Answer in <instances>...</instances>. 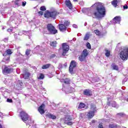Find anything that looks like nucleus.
Here are the masks:
<instances>
[{
	"mask_svg": "<svg viewBox=\"0 0 128 128\" xmlns=\"http://www.w3.org/2000/svg\"><path fill=\"white\" fill-rule=\"evenodd\" d=\"M92 6L96 8V12H94L95 18L98 20H102V18L106 16V10L102 3H95L94 4L92 5Z\"/></svg>",
	"mask_w": 128,
	"mask_h": 128,
	"instance_id": "1",
	"label": "nucleus"
},
{
	"mask_svg": "<svg viewBox=\"0 0 128 128\" xmlns=\"http://www.w3.org/2000/svg\"><path fill=\"white\" fill-rule=\"evenodd\" d=\"M120 56L122 60H126L128 57V48H124L122 49L120 52Z\"/></svg>",
	"mask_w": 128,
	"mask_h": 128,
	"instance_id": "2",
	"label": "nucleus"
},
{
	"mask_svg": "<svg viewBox=\"0 0 128 128\" xmlns=\"http://www.w3.org/2000/svg\"><path fill=\"white\" fill-rule=\"evenodd\" d=\"M56 16H58V12H56V10H53L50 12L47 10L44 14V16L45 18H54V20H55Z\"/></svg>",
	"mask_w": 128,
	"mask_h": 128,
	"instance_id": "3",
	"label": "nucleus"
},
{
	"mask_svg": "<svg viewBox=\"0 0 128 128\" xmlns=\"http://www.w3.org/2000/svg\"><path fill=\"white\" fill-rule=\"evenodd\" d=\"M47 30L50 34H57L58 32V30L56 29L54 26L50 24H48Z\"/></svg>",
	"mask_w": 128,
	"mask_h": 128,
	"instance_id": "4",
	"label": "nucleus"
},
{
	"mask_svg": "<svg viewBox=\"0 0 128 128\" xmlns=\"http://www.w3.org/2000/svg\"><path fill=\"white\" fill-rule=\"evenodd\" d=\"M63 52L62 53V56H66L68 50H70V46L66 44V43H64L62 44Z\"/></svg>",
	"mask_w": 128,
	"mask_h": 128,
	"instance_id": "5",
	"label": "nucleus"
},
{
	"mask_svg": "<svg viewBox=\"0 0 128 128\" xmlns=\"http://www.w3.org/2000/svg\"><path fill=\"white\" fill-rule=\"evenodd\" d=\"M20 116L23 122H26L28 120V115L24 111L20 112Z\"/></svg>",
	"mask_w": 128,
	"mask_h": 128,
	"instance_id": "6",
	"label": "nucleus"
},
{
	"mask_svg": "<svg viewBox=\"0 0 128 128\" xmlns=\"http://www.w3.org/2000/svg\"><path fill=\"white\" fill-rule=\"evenodd\" d=\"M76 62L74 60H72L70 64V66L69 67V72L70 74H72V72H74V68L76 66Z\"/></svg>",
	"mask_w": 128,
	"mask_h": 128,
	"instance_id": "7",
	"label": "nucleus"
},
{
	"mask_svg": "<svg viewBox=\"0 0 128 128\" xmlns=\"http://www.w3.org/2000/svg\"><path fill=\"white\" fill-rule=\"evenodd\" d=\"M64 120V124H68V126H72V122L70 121L72 120V117H70V116H66Z\"/></svg>",
	"mask_w": 128,
	"mask_h": 128,
	"instance_id": "8",
	"label": "nucleus"
},
{
	"mask_svg": "<svg viewBox=\"0 0 128 128\" xmlns=\"http://www.w3.org/2000/svg\"><path fill=\"white\" fill-rule=\"evenodd\" d=\"M2 72L3 74H10V72H14V70L10 66H5Z\"/></svg>",
	"mask_w": 128,
	"mask_h": 128,
	"instance_id": "9",
	"label": "nucleus"
},
{
	"mask_svg": "<svg viewBox=\"0 0 128 128\" xmlns=\"http://www.w3.org/2000/svg\"><path fill=\"white\" fill-rule=\"evenodd\" d=\"M46 108V105L44 104H42L38 108V111L39 112L40 114H44L45 112L44 108Z\"/></svg>",
	"mask_w": 128,
	"mask_h": 128,
	"instance_id": "10",
	"label": "nucleus"
},
{
	"mask_svg": "<svg viewBox=\"0 0 128 128\" xmlns=\"http://www.w3.org/2000/svg\"><path fill=\"white\" fill-rule=\"evenodd\" d=\"M114 24H120V16H116L113 20Z\"/></svg>",
	"mask_w": 128,
	"mask_h": 128,
	"instance_id": "11",
	"label": "nucleus"
},
{
	"mask_svg": "<svg viewBox=\"0 0 128 128\" xmlns=\"http://www.w3.org/2000/svg\"><path fill=\"white\" fill-rule=\"evenodd\" d=\"M83 94L84 96H92V91L90 89H86L84 90Z\"/></svg>",
	"mask_w": 128,
	"mask_h": 128,
	"instance_id": "12",
	"label": "nucleus"
},
{
	"mask_svg": "<svg viewBox=\"0 0 128 128\" xmlns=\"http://www.w3.org/2000/svg\"><path fill=\"white\" fill-rule=\"evenodd\" d=\"M58 26L59 30L60 32H64V30H66V26L64 24H60Z\"/></svg>",
	"mask_w": 128,
	"mask_h": 128,
	"instance_id": "13",
	"label": "nucleus"
},
{
	"mask_svg": "<svg viewBox=\"0 0 128 128\" xmlns=\"http://www.w3.org/2000/svg\"><path fill=\"white\" fill-rule=\"evenodd\" d=\"M65 2L67 8H70V10L72 8V2L70 0H66Z\"/></svg>",
	"mask_w": 128,
	"mask_h": 128,
	"instance_id": "14",
	"label": "nucleus"
},
{
	"mask_svg": "<svg viewBox=\"0 0 128 128\" xmlns=\"http://www.w3.org/2000/svg\"><path fill=\"white\" fill-rule=\"evenodd\" d=\"M12 54V50L10 49L7 50L4 54H3L4 56H10Z\"/></svg>",
	"mask_w": 128,
	"mask_h": 128,
	"instance_id": "15",
	"label": "nucleus"
},
{
	"mask_svg": "<svg viewBox=\"0 0 128 128\" xmlns=\"http://www.w3.org/2000/svg\"><path fill=\"white\" fill-rule=\"evenodd\" d=\"M111 68H112V70H117V71L120 70L118 66L116 64H112L111 65Z\"/></svg>",
	"mask_w": 128,
	"mask_h": 128,
	"instance_id": "16",
	"label": "nucleus"
},
{
	"mask_svg": "<svg viewBox=\"0 0 128 128\" xmlns=\"http://www.w3.org/2000/svg\"><path fill=\"white\" fill-rule=\"evenodd\" d=\"M90 108V112H96V106L94 104H91Z\"/></svg>",
	"mask_w": 128,
	"mask_h": 128,
	"instance_id": "17",
	"label": "nucleus"
},
{
	"mask_svg": "<svg viewBox=\"0 0 128 128\" xmlns=\"http://www.w3.org/2000/svg\"><path fill=\"white\" fill-rule=\"evenodd\" d=\"M65 92L66 94H71V92H74V88L70 87L68 88H66Z\"/></svg>",
	"mask_w": 128,
	"mask_h": 128,
	"instance_id": "18",
	"label": "nucleus"
},
{
	"mask_svg": "<svg viewBox=\"0 0 128 128\" xmlns=\"http://www.w3.org/2000/svg\"><path fill=\"white\" fill-rule=\"evenodd\" d=\"M94 112H92V111H90L87 114L88 118H93L94 116Z\"/></svg>",
	"mask_w": 128,
	"mask_h": 128,
	"instance_id": "19",
	"label": "nucleus"
},
{
	"mask_svg": "<svg viewBox=\"0 0 128 128\" xmlns=\"http://www.w3.org/2000/svg\"><path fill=\"white\" fill-rule=\"evenodd\" d=\"M88 51L86 49H84L82 54L86 58L88 56Z\"/></svg>",
	"mask_w": 128,
	"mask_h": 128,
	"instance_id": "20",
	"label": "nucleus"
},
{
	"mask_svg": "<svg viewBox=\"0 0 128 128\" xmlns=\"http://www.w3.org/2000/svg\"><path fill=\"white\" fill-rule=\"evenodd\" d=\"M46 116L49 118H52V120H56V116L52 114H48Z\"/></svg>",
	"mask_w": 128,
	"mask_h": 128,
	"instance_id": "21",
	"label": "nucleus"
},
{
	"mask_svg": "<svg viewBox=\"0 0 128 128\" xmlns=\"http://www.w3.org/2000/svg\"><path fill=\"white\" fill-rule=\"evenodd\" d=\"M86 56L82 54L81 56L78 57V60L80 62H84V60H86Z\"/></svg>",
	"mask_w": 128,
	"mask_h": 128,
	"instance_id": "22",
	"label": "nucleus"
},
{
	"mask_svg": "<svg viewBox=\"0 0 128 128\" xmlns=\"http://www.w3.org/2000/svg\"><path fill=\"white\" fill-rule=\"evenodd\" d=\"M22 82L20 81H18V84H16V87L18 90H20V88L22 87Z\"/></svg>",
	"mask_w": 128,
	"mask_h": 128,
	"instance_id": "23",
	"label": "nucleus"
},
{
	"mask_svg": "<svg viewBox=\"0 0 128 128\" xmlns=\"http://www.w3.org/2000/svg\"><path fill=\"white\" fill-rule=\"evenodd\" d=\"M30 72H26L24 75V78L25 80H28V78H30Z\"/></svg>",
	"mask_w": 128,
	"mask_h": 128,
	"instance_id": "24",
	"label": "nucleus"
},
{
	"mask_svg": "<svg viewBox=\"0 0 128 128\" xmlns=\"http://www.w3.org/2000/svg\"><path fill=\"white\" fill-rule=\"evenodd\" d=\"M86 108V104L84 103H80L78 106V108Z\"/></svg>",
	"mask_w": 128,
	"mask_h": 128,
	"instance_id": "25",
	"label": "nucleus"
},
{
	"mask_svg": "<svg viewBox=\"0 0 128 128\" xmlns=\"http://www.w3.org/2000/svg\"><path fill=\"white\" fill-rule=\"evenodd\" d=\"M50 66H51L50 64H46L42 66V68L43 70H46V68H50Z\"/></svg>",
	"mask_w": 128,
	"mask_h": 128,
	"instance_id": "26",
	"label": "nucleus"
},
{
	"mask_svg": "<svg viewBox=\"0 0 128 128\" xmlns=\"http://www.w3.org/2000/svg\"><path fill=\"white\" fill-rule=\"evenodd\" d=\"M109 128H118V126L116 124H111L109 125Z\"/></svg>",
	"mask_w": 128,
	"mask_h": 128,
	"instance_id": "27",
	"label": "nucleus"
},
{
	"mask_svg": "<svg viewBox=\"0 0 128 128\" xmlns=\"http://www.w3.org/2000/svg\"><path fill=\"white\" fill-rule=\"evenodd\" d=\"M61 82H64V84H70V79L68 78H66L65 80H63Z\"/></svg>",
	"mask_w": 128,
	"mask_h": 128,
	"instance_id": "28",
	"label": "nucleus"
},
{
	"mask_svg": "<svg viewBox=\"0 0 128 128\" xmlns=\"http://www.w3.org/2000/svg\"><path fill=\"white\" fill-rule=\"evenodd\" d=\"M56 41H53L50 42V44L52 46H56Z\"/></svg>",
	"mask_w": 128,
	"mask_h": 128,
	"instance_id": "29",
	"label": "nucleus"
},
{
	"mask_svg": "<svg viewBox=\"0 0 128 128\" xmlns=\"http://www.w3.org/2000/svg\"><path fill=\"white\" fill-rule=\"evenodd\" d=\"M89 38H90V34H88V33H87L84 36V40H88Z\"/></svg>",
	"mask_w": 128,
	"mask_h": 128,
	"instance_id": "30",
	"label": "nucleus"
},
{
	"mask_svg": "<svg viewBox=\"0 0 128 128\" xmlns=\"http://www.w3.org/2000/svg\"><path fill=\"white\" fill-rule=\"evenodd\" d=\"M106 56L108 57L110 56V51L108 50H106Z\"/></svg>",
	"mask_w": 128,
	"mask_h": 128,
	"instance_id": "31",
	"label": "nucleus"
},
{
	"mask_svg": "<svg viewBox=\"0 0 128 128\" xmlns=\"http://www.w3.org/2000/svg\"><path fill=\"white\" fill-rule=\"evenodd\" d=\"M94 32L96 34V36H100V32L98 30H94Z\"/></svg>",
	"mask_w": 128,
	"mask_h": 128,
	"instance_id": "32",
	"label": "nucleus"
},
{
	"mask_svg": "<svg viewBox=\"0 0 128 128\" xmlns=\"http://www.w3.org/2000/svg\"><path fill=\"white\" fill-rule=\"evenodd\" d=\"M112 4V6H114L115 8H116V6L118 4L116 1L113 0Z\"/></svg>",
	"mask_w": 128,
	"mask_h": 128,
	"instance_id": "33",
	"label": "nucleus"
},
{
	"mask_svg": "<svg viewBox=\"0 0 128 128\" xmlns=\"http://www.w3.org/2000/svg\"><path fill=\"white\" fill-rule=\"evenodd\" d=\"M70 22H68V20H65L64 22V26H70Z\"/></svg>",
	"mask_w": 128,
	"mask_h": 128,
	"instance_id": "34",
	"label": "nucleus"
},
{
	"mask_svg": "<svg viewBox=\"0 0 128 128\" xmlns=\"http://www.w3.org/2000/svg\"><path fill=\"white\" fill-rule=\"evenodd\" d=\"M46 6H42L40 8V10L43 11V12H44V10H46Z\"/></svg>",
	"mask_w": 128,
	"mask_h": 128,
	"instance_id": "35",
	"label": "nucleus"
},
{
	"mask_svg": "<svg viewBox=\"0 0 128 128\" xmlns=\"http://www.w3.org/2000/svg\"><path fill=\"white\" fill-rule=\"evenodd\" d=\"M44 78V76L43 74H40V76L38 78V80H43Z\"/></svg>",
	"mask_w": 128,
	"mask_h": 128,
	"instance_id": "36",
	"label": "nucleus"
},
{
	"mask_svg": "<svg viewBox=\"0 0 128 128\" xmlns=\"http://www.w3.org/2000/svg\"><path fill=\"white\" fill-rule=\"evenodd\" d=\"M86 47L89 50H90V48H92V46H90V44L88 42L87 44H86Z\"/></svg>",
	"mask_w": 128,
	"mask_h": 128,
	"instance_id": "37",
	"label": "nucleus"
},
{
	"mask_svg": "<svg viewBox=\"0 0 128 128\" xmlns=\"http://www.w3.org/2000/svg\"><path fill=\"white\" fill-rule=\"evenodd\" d=\"M30 50H27L26 52V56H28L30 54Z\"/></svg>",
	"mask_w": 128,
	"mask_h": 128,
	"instance_id": "38",
	"label": "nucleus"
},
{
	"mask_svg": "<svg viewBox=\"0 0 128 128\" xmlns=\"http://www.w3.org/2000/svg\"><path fill=\"white\" fill-rule=\"evenodd\" d=\"M112 106L113 108H116V102H113Z\"/></svg>",
	"mask_w": 128,
	"mask_h": 128,
	"instance_id": "39",
	"label": "nucleus"
},
{
	"mask_svg": "<svg viewBox=\"0 0 128 128\" xmlns=\"http://www.w3.org/2000/svg\"><path fill=\"white\" fill-rule=\"evenodd\" d=\"M38 14L40 16H42V14H44V12L42 11H40L38 12Z\"/></svg>",
	"mask_w": 128,
	"mask_h": 128,
	"instance_id": "40",
	"label": "nucleus"
},
{
	"mask_svg": "<svg viewBox=\"0 0 128 128\" xmlns=\"http://www.w3.org/2000/svg\"><path fill=\"white\" fill-rule=\"evenodd\" d=\"M7 102H12V100L10 99V98H8L7 99Z\"/></svg>",
	"mask_w": 128,
	"mask_h": 128,
	"instance_id": "41",
	"label": "nucleus"
},
{
	"mask_svg": "<svg viewBox=\"0 0 128 128\" xmlns=\"http://www.w3.org/2000/svg\"><path fill=\"white\" fill-rule=\"evenodd\" d=\"M26 2H22V6H26Z\"/></svg>",
	"mask_w": 128,
	"mask_h": 128,
	"instance_id": "42",
	"label": "nucleus"
},
{
	"mask_svg": "<svg viewBox=\"0 0 128 128\" xmlns=\"http://www.w3.org/2000/svg\"><path fill=\"white\" fill-rule=\"evenodd\" d=\"M4 42H8V38H5L4 40Z\"/></svg>",
	"mask_w": 128,
	"mask_h": 128,
	"instance_id": "43",
	"label": "nucleus"
},
{
	"mask_svg": "<svg viewBox=\"0 0 128 128\" xmlns=\"http://www.w3.org/2000/svg\"><path fill=\"white\" fill-rule=\"evenodd\" d=\"M124 10H128V5H125L123 6Z\"/></svg>",
	"mask_w": 128,
	"mask_h": 128,
	"instance_id": "44",
	"label": "nucleus"
},
{
	"mask_svg": "<svg viewBox=\"0 0 128 128\" xmlns=\"http://www.w3.org/2000/svg\"><path fill=\"white\" fill-rule=\"evenodd\" d=\"M99 128H104V126H102V124H100L98 126Z\"/></svg>",
	"mask_w": 128,
	"mask_h": 128,
	"instance_id": "45",
	"label": "nucleus"
},
{
	"mask_svg": "<svg viewBox=\"0 0 128 128\" xmlns=\"http://www.w3.org/2000/svg\"><path fill=\"white\" fill-rule=\"evenodd\" d=\"M7 31L8 32H12V30L8 29Z\"/></svg>",
	"mask_w": 128,
	"mask_h": 128,
	"instance_id": "46",
	"label": "nucleus"
},
{
	"mask_svg": "<svg viewBox=\"0 0 128 128\" xmlns=\"http://www.w3.org/2000/svg\"><path fill=\"white\" fill-rule=\"evenodd\" d=\"M73 28H78V26L76 24H73Z\"/></svg>",
	"mask_w": 128,
	"mask_h": 128,
	"instance_id": "47",
	"label": "nucleus"
},
{
	"mask_svg": "<svg viewBox=\"0 0 128 128\" xmlns=\"http://www.w3.org/2000/svg\"><path fill=\"white\" fill-rule=\"evenodd\" d=\"M118 4L119 3V4H120V2H122V0H117L116 1Z\"/></svg>",
	"mask_w": 128,
	"mask_h": 128,
	"instance_id": "48",
	"label": "nucleus"
},
{
	"mask_svg": "<svg viewBox=\"0 0 128 128\" xmlns=\"http://www.w3.org/2000/svg\"><path fill=\"white\" fill-rule=\"evenodd\" d=\"M16 4L18 6H20V3H18V2H16Z\"/></svg>",
	"mask_w": 128,
	"mask_h": 128,
	"instance_id": "49",
	"label": "nucleus"
},
{
	"mask_svg": "<svg viewBox=\"0 0 128 128\" xmlns=\"http://www.w3.org/2000/svg\"><path fill=\"white\" fill-rule=\"evenodd\" d=\"M64 68H66V66H68V64L67 63H65L64 64Z\"/></svg>",
	"mask_w": 128,
	"mask_h": 128,
	"instance_id": "50",
	"label": "nucleus"
},
{
	"mask_svg": "<svg viewBox=\"0 0 128 128\" xmlns=\"http://www.w3.org/2000/svg\"><path fill=\"white\" fill-rule=\"evenodd\" d=\"M122 113H120V114H118V116H122Z\"/></svg>",
	"mask_w": 128,
	"mask_h": 128,
	"instance_id": "51",
	"label": "nucleus"
},
{
	"mask_svg": "<svg viewBox=\"0 0 128 128\" xmlns=\"http://www.w3.org/2000/svg\"><path fill=\"white\" fill-rule=\"evenodd\" d=\"M56 57V54H54L51 56V58H54Z\"/></svg>",
	"mask_w": 128,
	"mask_h": 128,
	"instance_id": "52",
	"label": "nucleus"
},
{
	"mask_svg": "<svg viewBox=\"0 0 128 128\" xmlns=\"http://www.w3.org/2000/svg\"><path fill=\"white\" fill-rule=\"evenodd\" d=\"M96 122V120H92V124H94Z\"/></svg>",
	"mask_w": 128,
	"mask_h": 128,
	"instance_id": "53",
	"label": "nucleus"
},
{
	"mask_svg": "<svg viewBox=\"0 0 128 128\" xmlns=\"http://www.w3.org/2000/svg\"><path fill=\"white\" fill-rule=\"evenodd\" d=\"M107 106H110V102L107 103Z\"/></svg>",
	"mask_w": 128,
	"mask_h": 128,
	"instance_id": "54",
	"label": "nucleus"
},
{
	"mask_svg": "<svg viewBox=\"0 0 128 128\" xmlns=\"http://www.w3.org/2000/svg\"><path fill=\"white\" fill-rule=\"evenodd\" d=\"M0 128H2V126L0 124Z\"/></svg>",
	"mask_w": 128,
	"mask_h": 128,
	"instance_id": "55",
	"label": "nucleus"
},
{
	"mask_svg": "<svg viewBox=\"0 0 128 128\" xmlns=\"http://www.w3.org/2000/svg\"><path fill=\"white\" fill-rule=\"evenodd\" d=\"M74 2H78V0H73Z\"/></svg>",
	"mask_w": 128,
	"mask_h": 128,
	"instance_id": "56",
	"label": "nucleus"
},
{
	"mask_svg": "<svg viewBox=\"0 0 128 128\" xmlns=\"http://www.w3.org/2000/svg\"><path fill=\"white\" fill-rule=\"evenodd\" d=\"M86 26V23L84 24V26Z\"/></svg>",
	"mask_w": 128,
	"mask_h": 128,
	"instance_id": "57",
	"label": "nucleus"
},
{
	"mask_svg": "<svg viewBox=\"0 0 128 128\" xmlns=\"http://www.w3.org/2000/svg\"><path fill=\"white\" fill-rule=\"evenodd\" d=\"M2 30H4V27H3V28H2Z\"/></svg>",
	"mask_w": 128,
	"mask_h": 128,
	"instance_id": "58",
	"label": "nucleus"
},
{
	"mask_svg": "<svg viewBox=\"0 0 128 128\" xmlns=\"http://www.w3.org/2000/svg\"><path fill=\"white\" fill-rule=\"evenodd\" d=\"M0 116H2V113H0Z\"/></svg>",
	"mask_w": 128,
	"mask_h": 128,
	"instance_id": "59",
	"label": "nucleus"
},
{
	"mask_svg": "<svg viewBox=\"0 0 128 128\" xmlns=\"http://www.w3.org/2000/svg\"><path fill=\"white\" fill-rule=\"evenodd\" d=\"M108 100H110V98H108Z\"/></svg>",
	"mask_w": 128,
	"mask_h": 128,
	"instance_id": "60",
	"label": "nucleus"
},
{
	"mask_svg": "<svg viewBox=\"0 0 128 128\" xmlns=\"http://www.w3.org/2000/svg\"><path fill=\"white\" fill-rule=\"evenodd\" d=\"M14 36H16V34H14Z\"/></svg>",
	"mask_w": 128,
	"mask_h": 128,
	"instance_id": "61",
	"label": "nucleus"
}]
</instances>
